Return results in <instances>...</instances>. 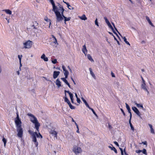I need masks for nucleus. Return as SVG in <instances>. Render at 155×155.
I'll return each mask as SVG.
<instances>
[{
	"label": "nucleus",
	"instance_id": "obj_56",
	"mask_svg": "<svg viewBox=\"0 0 155 155\" xmlns=\"http://www.w3.org/2000/svg\"><path fill=\"white\" fill-rule=\"evenodd\" d=\"M31 27H33V28L34 29H36L37 28V27L35 26L34 24L32 25Z\"/></svg>",
	"mask_w": 155,
	"mask_h": 155
},
{
	"label": "nucleus",
	"instance_id": "obj_8",
	"mask_svg": "<svg viewBox=\"0 0 155 155\" xmlns=\"http://www.w3.org/2000/svg\"><path fill=\"white\" fill-rule=\"evenodd\" d=\"M16 113L17 114L16 117L15 118V122L16 125H19L21 124V122L19 118L18 112L17 111Z\"/></svg>",
	"mask_w": 155,
	"mask_h": 155
},
{
	"label": "nucleus",
	"instance_id": "obj_11",
	"mask_svg": "<svg viewBox=\"0 0 155 155\" xmlns=\"http://www.w3.org/2000/svg\"><path fill=\"white\" fill-rule=\"evenodd\" d=\"M132 109L134 112L136 113L138 116L139 117L140 116L141 114L137 107H132Z\"/></svg>",
	"mask_w": 155,
	"mask_h": 155
},
{
	"label": "nucleus",
	"instance_id": "obj_47",
	"mask_svg": "<svg viewBox=\"0 0 155 155\" xmlns=\"http://www.w3.org/2000/svg\"><path fill=\"white\" fill-rule=\"evenodd\" d=\"M81 98L83 102L84 103V104L87 102L85 100V99H84V98L82 97Z\"/></svg>",
	"mask_w": 155,
	"mask_h": 155
},
{
	"label": "nucleus",
	"instance_id": "obj_55",
	"mask_svg": "<svg viewBox=\"0 0 155 155\" xmlns=\"http://www.w3.org/2000/svg\"><path fill=\"white\" fill-rule=\"evenodd\" d=\"M114 142L116 145H117V146H119V144L117 141H114Z\"/></svg>",
	"mask_w": 155,
	"mask_h": 155
},
{
	"label": "nucleus",
	"instance_id": "obj_53",
	"mask_svg": "<svg viewBox=\"0 0 155 155\" xmlns=\"http://www.w3.org/2000/svg\"><path fill=\"white\" fill-rule=\"evenodd\" d=\"M85 105L86 106V107L90 109V108L91 107H89V105L88 104H87V102L85 103Z\"/></svg>",
	"mask_w": 155,
	"mask_h": 155
},
{
	"label": "nucleus",
	"instance_id": "obj_50",
	"mask_svg": "<svg viewBox=\"0 0 155 155\" xmlns=\"http://www.w3.org/2000/svg\"><path fill=\"white\" fill-rule=\"evenodd\" d=\"M108 128L110 129H111L112 128V127L110 124H108Z\"/></svg>",
	"mask_w": 155,
	"mask_h": 155
},
{
	"label": "nucleus",
	"instance_id": "obj_38",
	"mask_svg": "<svg viewBox=\"0 0 155 155\" xmlns=\"http://www.w3.org/2000/svg\"><path fill=\"white\" fill-rule=\"evenodd\" d=\"M112 24L114 26L115 30L117 31V32L121 36V35H120V34L119 33V32H118V31L117 29L115 28V25H114V23H112Z\"/></svg>",
	"mask_w": 155,
	"mask_h": 155
},
{
	"label": "nucleus",
	"instance_id": "obj_25",
	"mask_svg": "<svg viewBox=\"0 0 155 155\" xmlns=\"http://www.w3.org/2000/svg\"><path fill=\"white\" fill-rule=\"evenodd\" d=\"M146 86V84H142L141 85V88L144 90H147V88Z\"/></svg>",
	"mask_w": 155,
	"mask_h": 155
},
{
	"label": "nucleus",
	"instance_id": "obj_61",
	"mask_svg": "<svg viewBox=\"0 0 155 155\" xmlns=\"http://www.w3.org/2000/svg\"><path fill=\"white\" fill-rule=\"evenodd\" d=\"M131 118H130V119H129V124H130H130H132L131 123Z\"/></svg>",
	"mask_w": 155,
	"mask_h": 155
},
{
	"label": "nucleus",
	"instance_id": "obj_12",
	"mask_svg": "<svg viewBox=\"0 0 155 155\" xmlns=\"http://www.w3.org/2000/svg\"><path fill=\"white\" fill-rule=\"evenodd\" d=\"M60 72L59 71H54L53 72V77L54 79L57 78L59 75Z\"/></svg>",
	"mask_w": 155,
	"mask_h": 155
},
{
	"label": "nucleus",
	"instance_id": "obj_22",
	"mask_svg": "<svg viewBox=\"0 0 155 155\" xmlns=\"http://www.w3.org/2000/svg\"><path fill=\"white\" fill-rule=\"evenodd\" d=\"M80 18L83 20H85L87 19V18L85 15H83L82 16L79 17Z\"/></svg>",
	"mask_w": 155,
	"mask_h": 155
},
{
	"label": "nucleus",
	"instance_id": "obj_19",
	"mask_svg": "<svg viewBox=\"0 0 155 155\" xmlns=\"http://www.w3.org/2000/svg\"><path fill=\"white\" fill-rule=\"evenodd\" d=\"M56 84L59 87L61 86V82L58 79L56 80Z\"/></svg>",
	"mask_w": 155,
	"mask_h": 155
},
{
	"label": "nucleus",
	"instance_id": "obj_26",
	"mask_svg": "<svg viewBox=\"0 0 155 155\" xmlns=\"http://www.w3.org/2000/svg\"><path fill=\"white\" fill-rule=\"evenodd\" d=\"M109 148L111 149V150L114 151L115 153H117V150H116V149L115 148V147H110V146H109Z\"/></svg>",
	"mask_w": 155,
	"mask_h": 155
},
{
	"label": "nucleus",
	"instance_id": "obj_6",
	"mask_svg": "<svg viewBox=\"0 0 155 155\" xmlns=\"http://www.w3.org/2000/svg\"><path fill=\"white\" fill-rule=\"evenodd\" d=\"M104 20H105V22H106V23L107 24V25H108V26H109V27L110 28H111L113 32L117 36H118V35L117 34V33H116V32H115V31H114V28H113V27L112 26V25H111L110 24V22H109V21L108 20V19H107V18L106 17H104Z\"/></svg>",
	"mask_w": 155,
	"mask_h": 155
},
{
	"label": "nucleus",
	"instance_id": "obj_4",
	"mask_svg": "<svg viewBox=\"0 0 155 155\" xmlns=\"http://www.w3.org/2000/svg\"><path fill=\"white\" fill-rule=\"evenodd\" d=\"M17 128V131L18 132L17 135L19 137L21 138L23 136V130L21 124L16 125Z\"/></svg>",
	"mask_w": 155,
	"mask_h": 155
},
{
	"label": "nucleus",
	"instance_id": "obj_54",
	"mask_svg": "<svg viewBox=\"0 0 155 155\" xmlns=\"http://www.w3.org/2000/svg\"><path fill=\"white\" fill-rule=\"evenodd\" d=\"M142 151V150H136V152L137 153H140Z\"/></svg>",
	"mask_w": 155,
	"mask_h": 155
},
{
	"label": "nucleus",
	"instance_id": "obj_40",
	"mask_svg": "<svg viewBox=\"0 0 155 155\" xmlns=\"http://www.w3.org/2000/svg\"><path fill=\"white\" fill-rule=\"evenodd\" d=\"M95 24L96 25H97V26H99L98 22L97 21V18L95 20Z\"/></svg>",
	"mask_w": 155,
	"mask_h": 155
},
{
	"label": "nucleus",
	"instance_id": "obj_28",
	"mask_svg": "<svg viewBox=\"0 0 155 155\" xmlns=\"http://www.w3.org/2000/svg\"><path fill=\"white\" fill-rule=\"evenodd\" d=\"M71 19V18L70 17H69L68 18L65 17L64 18V23L66 24V22L67 21H69Z\"/></svg>",
	"mask_w": 155,
	"mask_h": 155
},
{
	"label": "nucleus",
	"instance_id": "obj_5",
	"mask_svg": "<svg viewBox=\"0 0 155 155\" xmlns=\"http://www.w3.org/2000/svg\"><path fill=\"white\" fill-rule=\"evenodd\" d=\"M72 150L76 155L80 154L82 152V150L81 148L76 145L73 146Z\"/></svg>",
	"mask_w": 155,
	"mask_h": 155
},
{
	"label": "nucleus",
	"instance_id": "obj_13",
	"mask_svg": "<svg viewBox=\"0 0 155 155\" xmlns=\"http://www.w3.org/2000/svg\"><path fill=\"white\" fill-rule=\"evenodd\" d=\"M50 134L54 136V137H57V132L54 130H51L50 132Z\"/></svg>",
	"mask_w": 155,
	"mask_h": 155
},
{
	"label": "nucleus",
	"instance_id": "obj_24",
	"mask_svg": "<svg viewBox=\"0 0 155 155\" xmlns=\"http://www.w3.org/2000/svg\"><path fill=\"white\" fill-rule=\"evenodd\" d=\"M45 20L47 21V22H48L49 23V27H50V25L51 24V21L50 19H48V17H46V18H45Z\"/></svg>",
	"mask_w": 155,
	"mask_h": 155
},
{
	"label": "nucleus",
	"instance_id": "obj_36",
	"mask_svg": "<svg viewBox=\"0 0 155 155\" xmlns=\"http://www.w3.org/2000/svg\"><path fill=\"white\" fill-rule=\"evenodd\" d=\"M33 24L36 27H38V23L36 21H34L33 22Z\"/></svg>",
	"mask_w": 155,
	"mask_h": 155
},
{
	"label": "nucleus",
	"instance_id": "obj_39",
	"mask_svg": "<svg viewBox=\"0 0 155 155\" xmlns=\"http://www.w3.org/2000/svg\"><path fill=\"white\" fill-rule=\"evenodd\" d=\"M125 104H126V108H127V110L130 109V107L129 106V105L127 103H125Z\"/></svg>",
	"mask_w": 155,
	"mask_h": 155
},
{
	"label": "nucleus",
	"instance_id": "obj_2",
	"mask_svg": "<svg viewBox=\"0 0 155 155\" xmlns=\"http://www.w3.org/2000/svg\"><path fill=\"white\" fill-rule=\"evenodd\" d=\"M28 132L31 135L32 140L34 142L35 147H37L38 146V144L37 141L36 137L38 138L40 137L42 139L43 137L42 135L39 132H32L30 130H29Z\"/></svg>",
	"mask_w": 155,
	"mask_h": 155
},
{
	"label": "nucleus",
	"instance_id": "obj_23",
	"mask_svg": "<svg viewBox=\"0 0 155 155\" xmlns=\"http://www.w3.org/2000/svg\"><path fill=\"white\" fill-rule=\"evenodd\" d=\"M87 58L91 62H94V61L92 59L91 56L90 54H88L87 55Z\"/></svg>",
	"mask_w": 155,
	"mask_h": 155
},
{
	"label": "nucleus",
	"instance_id": "obj_45",
	"mask_svg": "<svg viewBox=\"0 0 155 155\" xmlns=\"http://www.w3.org/2000/svg\"><path fill=\"white\" fill-rule=\"evenodd\" d=\"M52 62L53 64H55L57 62V60L56 59H55L54 60L52 61Z\"/></svg>",
	"mask_w": 155,
	"mask_h": 155
},
{
	"label": "nucleus",
	"instance_id": "obj_42",
	"mask_svg": "<svg viewBox=\"0 0 155 155\" xmlns=\"http://www.w3.org/2000/svg\"><path fill=\"white\" fill-rule=\"evenodd\" d=\"M18 57L19 59V61H21V59L22 57V55H18Z\"/></svg>",
	"mask_w": 155,
	"mask_h": 155
},
{
	"label": "nucleus",
	"instance_id": "obj_32",
	"mask_svg": "<svg viewBox=\"0 0 155 155\" xmlns=\"http://www.w3.org/2000/svg\"><path fill=\"white\" fill-rule=\"evenodd\" d=\"M68 105L71 109H74L75 108V107L72 106L70 103H69Z\"/></svg>",
	"mask_w": 155,
	"mask_h": 155
},
{
	"label": "nucleus",
	"instance_id": "obj_27",
	"mask_svg": "<svg viewBox=\"0 0 155 155\" xmlns=\"http://www.w3.org/2000/svg\"><path fill=\"white\" fill-rule=\"evenodd\" d=\"M67 78H65V77L64 78H61V79L66 84H68V82L66 80Z\"/></svg>",
	"mask_w": 155,
	"mask_h": 155
},
{
	"label": "nucleus",
	"instance_id": "obj_15",
	"mask_svg": "<svg viewBox=\"0 0 155 155\" xmlns=\"http://www.w3.org/2000/svg\"><path fill=\"white\" fill-rule=\"evenodd\" d=\"M41 58L45 61H48V58L46 57L45 55L44 54H43L41 56Z\"/></svg>",
	"mask_w": 155,
	"mask_h": 155
},
{
	"label": "nucleus",
	"instance_id": "obj_41",
	"mask_svg": "<svg viewBox=\"0 0 155 155\" xmlns=\"http://www.w3.org/2000/svg\"><path fill=\"white\" fill-rule=\"evenodd\" d=\"M77 102L79 104L80 103L81 100H80V98L78 97H77Z\"/></svg>",
	"mask_w": 155,
	"mask_h": 155
},
{
	"label": "nucleus",
	"instance_id": "obj_9",
	"mask_svg": "<svg viewBox=\"0 0 155 155\" xmlns=\"http://www.w3.org/2000/svg\"><path fill=\"white\" fill-rule=\"evenodd\" d=\"M50 1L52 5V6H53L52 10H53V11L54 12V11H55L57 9H58L59 8V4H60L59 3H58V7L56 6H55V3H54L53 0H50Z\"/></svg>",
	"mask_w": 155,
	"mask_h": 155
},
{
	"label": "nucleus",
	"instance_id": "obj_43",
	"mask_svg": "<svg viewBox=\"0 0 155 155\" xmlns=\"http://www.w3.org/2000/svg\"><path fill=\"white\" fill-rule=\"evenodd\" d=\"M147 142L146 141H143L141 143H140V144H143L144 145H147Z\"/></svg>",
	"mask_w": 155,
	"mask_h": 155
},
{
	"label": "nucleus",
	"instance_id": "obj_31",
	"mask_svg": "<svg viewBox=\"0 0 155 155\" xmlns=\"http://www.w3.org/2000/svg\"><path fill=\"white\" fill-rule=\"evenodd\" d=\"M64 100L65 102L67 103L68 104H69V103H70L69 100L66 97H66H65L64 98Z\"/></svg>",
	"mask_w": 155,
	"mask_h": 155
},
{
	"label": "nucleus",
	"instance_id": "obj_14",
	"mask_svg": "<svg viewBox=\"0 0 155 155\" xmlns=\"http://www.w3.org/2000/svg\"><path fill=\"white\" fill-rule=\"evenodd\" d=\"M82 51L83 53L85 55L87 54V50L86 49V46L85 45H84L83 46V48L82 49Z\"/></svg>",
	"mask_w": 155,
	"mask_h": 155
},
{
	"label": "nucleus",
	"instance_id": "obj_30",
	"mask_svg": "<svg viewBox=\"0 0 155 155\" xmlns=\"http://www.w3.org/2000/svg\"><path fill=\"white\" fill-rule=\"evenodd\" d=\"M63 2H64V3L66 4L67 5V7L69 9H73V8H71L69 7V6H70L69 4L68 3L66 2H64V1H63Z\"/></svg>",
	"mask_w": 155,
	"mask_h": 155
},
{
	"label": "nucleus",
	"instance_id": "obj_33",
	"mask_svg": "<svg viewBox=\"0 0 155 155\" xmlns=\"http://www.w3.org/2000/svg\"><path fill=\"white\" fill-rule=\"evenodd\" d=\"M2 140L4 143V146H5L6 145V142H7L6 139L4 137H3L2 139Z\"/></svg>",
	"mask_w": 155,
	"mask_h": 155
},
{
	"label": "nucleus",
	"instance_id": "obj_3",
	"mask_svg": "<svg viewBox=\"0 0 155 155\" xmlns=\"http://www.w3.org/2000/svg\"><path fill=\"white\" fill-rule=\"evenodd\" d=\"M28 115L31 117L30 119L31 122L35 124V128L36 129V130L38 132L40 124L38 121L37 118L31 114H28Z\"/></svg>",
	"mask_w": 155,
	"mask_h": 155
},
{
	"label": "nucleus",
	"instance_id": "obj_64",
	"mask_svg": "<svg viewBox=\"0 0 155 155\" xmlns=\"http://www.w3.org/2000/svg\"><path fill=\"white\" fill-rule=\"evenodd\" d=\"M124 153L125 154H126V155H128L126 153V151H125V149H124Z\"/></svg>",
	"mask_w": 155,
	"mask_h": 155
},
{
	"label": "nucleus",
	"instance_id": "obj_63",
	"mask_svg": "<svg viewBox=\"0 0 155 155\" xmlns=\"http://www.w3.org/2000/svg\"><path fill=\"white\" fill-rule=\"evenodd\" d=\"M19 63H20V67L22 66V64L21 63V61H19Z\"/></svg>",
	"mask_w": 155,
	"mask_h": 155
},
{
	"label": "nucleus",
	"instance_id": "obj_57",
	"mask_svg": "<svg viewBox=\"0 0 155 155\" xmlns=\"http://www.w3.org/2000/svg\"><path fill=\"white\" fill-rule=\"evenodd\" d=\"M111 74L112 76L113 77H115V75H114V74L112 72H111Z\"/></svg>",
	"mask_w": 155,
	"mask_h": 155
},
{
	"label": "nucleus",
	"instance_id": "obj_44",
	"mask_svg": "<svg viewBox=\"0 0 155 155\" xmlns=\"http://www.w3.org/2000/svg\"><path fill=\"white\" fill-rule=\"evenodd\" d=\"M128 112L130 114V118H131L132 117V114L131 112V110L130 109H129L128 110Z\"/></svg>",
	"mask_w": 155,
	"mask_h": 155
},
{
	"label": "nucleus",
	"instance_id": "obj_35",
	"mask_svg": "<svg viewBox=\"0 0 155 155\" xmlns=\"http://www.w3.org/2000/svg\"><path fill=\"white\" fill-rule=\"evenodd\" d=\"M90 109L91 110V111H92L93 113L96 116H97V114H96V113H95V112L94 110L91 108H90Z\"/></svg>",
	"mask_w": 155,
	"mask_h": 155
},
{
	"label": "nucleus",
	"instance_id": "obj_60",
	"mask_svg": "<svg viewBox=\"0 0 155 155\" xmlns=\"http://www.w3.org/2000/svg\"><path fill=\"white\" fill-rule=\"evenodd\" d=\"M75 125L76 126L77 128H78L79 127H78V124H77V123H76V122H75Z\"/></svg>",
	"mask_w": 155,
	"mask_h": 155
},
{
	"label": "nucleus",
	"instance_id": "obj_48",
	"mask_svg": "<svg viewBox=\"0 0 155 155\" xmlns=\"http://www.w3.org/2000/svg\"><path fill=\"white\" fill-rule=\"evenodd\" d=\"M64 92L65 93V95L66 96V93H68L69 94H70L71 93L69 91L65 90L64 91Z\"/></svg>",
	"mask_w": 155,
	"mask_h": 155
},
{
	"label": "nucleus",
	"instance_id": "obj_1",
	"mask_svg": "<svg viewBox=\"0 0 155 155\" xmlns=\"http://www.w3.org/2000/svg\"><path fill=\"white\" fill-rule=\"evenodd\" d=\"M59 8L57 9L55 11H54V12L56 16V22H59L63 19L64 18L66 17L64 15L63 12L64 9L63 8V6L59 4Z\"/></svg>",
	"mask_w": 155,
	"mask_h": 155
},
{
	"label": "nucleus",
	"instance_id": "obj_34",
	"mask_svg": "<svg viewBox=\"0 0 155 155\" xmlns=\"http://www.w3.org/2000/svg\"><path fill=\"white\" fill-rule=\"evenodd\" d=\"M136 106H137V107H141L142 108H143V106L142 104H138L137 103H136Z\"/></svg>",
	"mask_w": 155,
	"mask_h": 155
},
{
	"label": "nucleus",
	"instance_id": "obj_29",
	"mask_svg": "<svg viewBox=\"0 0 155 155\" xmlns=\"http://www.w3.org/2000/svg\"><path fill=\"white\" fill-rule=\"evenodd\" d=\"M123 39L124 40V41L127 45H130V44L129 43L127 40V39L125 37H123Z\"/></svg>",
	"mask_w": 155,
	"mask_h": 155
},
{
	"label": "nucleus",
	"instance_id": "obj_46",
	"mask_svg": "<svg viewBox=\"0 0 155 155\" xmlns=\"http://www.w3.org/2000/svg\"><path fill=\"white\" fill-rule=\"evenodd\" d=\"M130 127L131 128V129L133 130H134V127L132 124H130Z\"/></svg>",
	"mask_w": 155,
	"mask_h": 155
},
{
	"label": "nucleus",
	"instance_id": "obj_51",
	"mask_svg": "<svg viewBox=\"0 0 155 155\" xmlns=\"http://www.w3.org/2000/svg\"><path fill=\"white\" fill-rule=\"evenodd\" d=\"M141 78L142 81V84H145V81L142 76H141Z\"/></svg>",
	"mask_w": 155,
	"mask_h": 155
},
{
	"label": "nucleus",
	"instance_id": "obj_10",
	"mask_svg": "<svg viewBox=\"0 0 155 155\" xmlns=\"http://www.w3.org/2000/svg\"><path fill=\"white\" fill-rule=\"evenodd\" d=\"M62 68L63 70L64 74L65 77V78H67L69 74V72L68 71L66 70L65 67L64 65L62 66Z\"/></svg>",
	"mask_w": 155,
	"mask_h": 155
},
{
	"label": "nucleus",
	"instance_id": "obj_59",
	"mask_svg": "<svg viewBox=\"0 0 155 155\" xmlns=\"http://www.w3.org/2000/svg\"><path fill=\"white\" fill-rule=\"evenodd\" d=\"M119 149L121 151V152L122 153H123V149L121 148H119Z\"/></svg>",
	"mask_w": 155,
	"mask_h": 155
},
{
	"label": "nucleus",
	"instance_id": "obj_49",
	"mask_svg": "<svg viewBox=\"0 0 155 155\" xmlns=\"http://www.w3.org/2000/svg\"><path fill=\"white\" fill-rule=\"evenodd\" d=\"M120 110L122 112V113L124 115V116H125V114L124 111V110H123V109H122V108H121L120 109Z\"/></svg>",
	"mask_w": 155,
	"mask_h": 155
},
{
	"label": "nucleus",
	"instance_id": "obj_58",
	"mask_svg": "<svg viewBox=\"0 0 155 155\" xmlns=\"http://www.w3.org/2000/svg\"><path fill=\"white\" fill-rule=\"evenodd\" d=\"M77 130L76 131V132L77 133H80V132L79 131V127L78 128H77Z\"/></svg>",
	"mask_w": 155,
	"mask_h": 155
},
{
	"label": "nucleus",
	"instance_id": "obj_20",
	"mask_svg": "<svg viewBox=\"0 0 155 155\" xmlns=\"http://www.w3.org/2000/svg\"><path fill=\"white\" fill-rule=\"evenodd\" d=\"M89 71H90V74H91V75H92V76L94 78H95V74H94V73L93 72V71H92V69L91 68H89Z\"/></svg>",
	"mask_w": 155,
	"mask_h": 155
},
{
	"label": "nucleus",
	"instance_id": "obj_7",
	"mask_svg": "<svg viewBox=\"0 0 155 155\" xmlns=\"http://www.w3.org/2000/svg\"><path fill=\"white\" fill-rule=\"evenodd\" d=\"M24 48H30L32 45V41L30 40L28 41L23 44Z\"/></svg>",
	"mask_w": 155,
	"mask_h": 155
},
{
	"label": "nucleus",
	"instance_id": "obj_17",
	"mask_svg": "<svg viewBox=\"0 0 155 155\" xmlns=\"http://www.w3.org/2000/svg\"><path fill=\"white\" fill-rule=\"evenodd\" d=\"M149 125L151 133L153 134H155V132L154 129L153 128L152 126L150 124H149Z\"/></svg>",
	"mask_w": 155,
	"mask_h": 155
},
{
	"label": "nucleus",
	"instance_id": "obj_21",
	"mask_svg": "<svg viewBox=\"0 0 155 155\" xmlns=\"http://www.w3.org/2000/svg\"><path fill=\"white\" fill-rule=\"evenodd\" d=\"M3 11H5L7 14L9 15H11L12 13V12L9 9H5Z\"/></svg>",
	"mask_w": 155,
	"mask_h": 155
},
{
	"label": "nucleus",
	"instance_id": "obj_52",
	"mask_svg": "<svg viewBox=\"0 0 155 155\" xmlns=\"http://www.w3.org/2000/svg\"><path fill=\"white\" fill-rule=\"evenodd\" d=\"M69 95V96H70V99H72V98H73V94H71V93Z\"/></svg>",
	"mask_w": 155,
	"mask_h": 155
},
{
	"label": "nucleus",
	"instance_id": "obj_37",
	"mask_svg": "<svg viewBox=\"0 0 155 155\" xmlns=\"http://www.w3.org/2000/svg\"><path fill=\"white\" fill-rule=\"evenodd\" d=\"M142 152L143 153L146 155L147 154V152L146 151V150L145 149H143L142 150Z\"/></svg>",
	"mask_w": 155,
	"mask_h": 155
},
{
	"label": "nucleus",
	"instance_id": "obj_18",
	"mask_svg": "<svg viewBox=\"0 0 155 155\" xmlns=\"http://www.w3.org/2000/svg\"><path fill=\"white\" fill-rule=\"evenodd\" d=\"M146 19H147V21H148L150 25H151L152 26H153L154 25H153V24L152 23L151 21L150 20V18H149L147 16H146Z\"/></svg>",
	"mask_w": 155,
	"mask_h": 155
},
{
	"label": "nucleus",
	"instance_id": "obj_62",
	"mask_svg": "<svg viewBox=\"0 0 155 155\" xmlns=\"http://www.w3.org/2000/svg\"><path fill=\"white\" fill-rule=\"evenodd\" d=\"M71 99V102L72 103H74V98H72V99Z\"/></svg>",
	"mask_w": 155,
	"mask_h": 155
},
{
	"label": "nucleus",
	"instance_id": "obj_16",
	"mask_svg": "<svg viewBox=\"0 0 155 155\" xmlns=\"http://www.w3.org/2000/svg\"><path fill=\"white\" fill-rule=\"evenodd\" d=\"M51 36H52V38L54 39L53 41V42L55 44H57V45H58V43L57 42V39H56L54 35H52Z\"/></svg>",
	"mask_w": 155,
	"mask_h": 155
}]
</instances>
